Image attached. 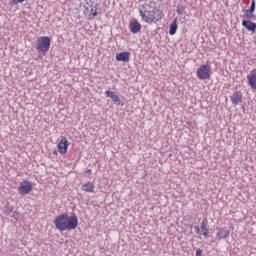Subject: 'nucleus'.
I'll return each mask as SVG.
<instances>
[{"label":"nucleus","mask_w":256,"mask_h":256,"mask_svg":"<svg viewBox=\"0 0 256 256\" xmlns=\"http://www.w3.org/2000/svg\"><path fill=\"white\" fill-rule=\"evenodd\" d=\"M140 16L142 17V20L145 21V23H157L163 19L164 14L163 10L155 8H149L142 6L139 10Z\"/></svg>","instance_id":"1"},{"label":"nucleus","mask_w":256,"mask_h":256,"mask_svg":"<svg viewBox=\"0 0 256 256\" xmlns=\"http://www.w3.org/2000/svg\"><path fill=\"white\" fill-rule=\"evenodd\" d=\"M37 51H40L41 53H47L49 49H51V38L47 36H42L37 39Z\"/></svg>","instance_id":"2"},{"label":"nucleus","mask_w":256,"mask_h":256,"mask_svg":"<svg viewBox=\"0 0 256 256\" xmlns=\"http://www.w3.org/2000/svg\"><path fill=\"white\" fill-rule=\"evenodd\" d=\"M67 213L60 214L56 216L54 220V225L58 231H66V225H67Z\"/></svg>","instance_id":"3"},{"label":"nucleus","mask_w":256,"mask_h":256,"mask_svg":"<svg viewBox=\"0 0 256 256\" xmlns=\"http://www.w3.org/2000/svg\"><path fill=\"white\" fill-rule=\"evenodd\" d=\"M196 75L198 79L205 80L211 77V66L209 65H201L197 71Z\"/></svg>","instance_id":"4"},{"label":"nucleus","mask_w":256,"mask_h":256,"mask_svg":"<svg viewBox=\"0 0 256 256\" xmlns=\"http://www.w3.org/2000/svg\"><path fill=\"white\" fill-rule=\"evenodd\" d=\"M78 225L79 219L77 218V215L68 216L66 214V231H73L74 229H77Z\"/></svg>","instance_id":"5"},{"label":"nucleus","mask_w":256,"mask_h":256,"mask_svg":"<svg viewBox=\"0 0 256 256\" xmlns=\"http://www.w3.org/2000/svg\"><path fill=\"white\" fill-rule=\"evenodd\" d=\"M18 190L22 193V195H29V193L33 191V184L27 180H24L20 183Z\"/></svg>","instance_id":"6"},{"label":"nucleus","mask_w":256,"mask_h":256,"mask_svg":"<svg viewBox=\"0 0 256 256\" xmlns=\"http://www.w3.org/2000/svg\"><path fill=\"white\" fill-rule=\"evenodd\" d=\"M230 101L232 105H239L243 103V93L241 91H236L230 96Z\"/></svg>","instance_id":"7"},{"label":"nucleus","mask_w":256,"mask_h":256,"mask_svg":"<svg viewBox=\"0 0 256 256\" xmlns=\"http://www.w3.org/2000/svg\"><path fill=\"white\" fill-rule=\"evenodd\" d=\"M58 149L61 155H65V153H67V149H69V141L65 138L61 139L58 143Z\"/></svg>","instance_id":"8"},{"label":"nucleus","mask_w":256,"mask_h":256,"mask_svg":"<svg viewBox=\"0 0 256 256\" xmlns=\"http://www.w3.org/2000/svg\"><path fill=\"white\" fill-rule=\"evenodd\" d=\"M131 59V53L129 52H120L116 55V61H122L124 63H129Z\"/></svg>","instance_id":"9"},{"label":"nucleus","mask_w":256,"mask_h":256,"mask_svg":"<svg viewBox=\"0 0 256 256\" xmlns=\"http://www.w3.org/2000/svg\"><path fill=\"white\" fill-rule=\"evenodd\" d=\"M229 235H231V232L229 230H227L226 228H221L216 234V239H218V241H221V239H227Z\"/></svg>","instance_id":"10"},{"label":"nucleus","mask_w":256,"mask_h":256,"mask_svg":"<svg viewBox=\"0 0 256 256\" xmlns=\"http://www.w3.org/2000/svg\"><path fill=\"white\" fill-rule=\"evenodd\" d=\"M129 29L131 31V33H133L134 35L139 33V31H141V23H139V21H132L129 24Z\"/></svg>","instance_id":"11"},{"label":"nucleus","mask_w":256,"mask_h":256,"mask_svg":"<svg viewBox=\"0 0 256 256\" xmlns=\"http://www.w3.org/2000/svg\"><path fill=\"white\" fill-rule=\"evenodd\" d=\"M242 26H244L247 31H252V33H255L256 23L251 22V20H243Z\"/></svg>","instance_id":"12"},{"label":"nucleus","mask_w":256,"mask_h":256,"mask_svg":"<svg viewBox=\"0 0 256 256\" xmlns=\"http://www.w3.org/2000/svg\"><path fill=\"white\" fill-rule=\"evenodd\" d=\"M106 97H110V99L113 101V103H116V105H121V99L114 91H106Z\"/></svg>","instance_id":"13"},{"label":"nucleus","mask_w":256,"mask_h":256,"mask_svg":"<svg viewBox=\"0 0 256 256\" xmlns=\"http://www.w3.org/2000/svg\"><path fill=\"white\" fill-rule=\"evenodd\" d=\"M82 189L86 193H93L95 191V184L93 182H87L82 185Z\"/></svg>","instance_id":"14"},{"label":"nucleus","mask_w":256,"mask_h":256,"mask_svg":"<svg viewBox=\"0 0 256 256\" xmlns=\"http://www.w3.org/2000/svg\"><path fill=\"white\" fill-rule=\"evenodd\" d=\"M247 79L251 89H256V73L250 76H247Z\"/></svg>","instance_id":"15"},{"label":"nucleus","mask_w":256,"mask_h":256,"mask_svg":"<svg viewBox=\"0 0 256 256\" xmlns=\"http://www.w3.org/2000/svg\"><path fill=\"white\" fill-rule=\"evenodd\" d=\"M13 206L11 203H6V205L3 207V213L4 215H11L13 213Z\"/></svg>","instance_id":"16"},{"label":"nucleus","mask_w":256,"mask_h":256,"mask_svg":"<svg viewBox=\"0 0 256 256\" xmlns=\"http://www.w3.org/2000/svg\"><path fill=\"white\" fill-rule=\"evenodd\" d=\"M177 33V19H174V21L170 25L169 34L175 35Z\"/></svg>","instance_id":"17"},{"label":"nucleus","mask_w":256,"mask_h":256,"mask_svg":"<svg viewBox=\"0 0 256 256\" xmlns=\"http://www.w3.org/2000/svg\"><path fill=\"white\" fill-rule=\"evenodd\" d=\"M244 19H248V21H251L252 19H255V14H253L252 11L250 10H245L244 11Z\"/></svg>","instance_id":"18"},{"label":"nucleus","mask_w":256,"mask_h":256,"mask_svg":"<svg viewBox=\"0 0 256 256\" xmlns=\"http://www.w3.org/2000/svg\"><path fill=\"white\" fill-rule=\"evenodd\" d=\"M200 229H201L202 231H207V230H209V221H207V218H205V219L201 222Z\"/></svg>","instance_id":"19"},{"label":"nucleus","mask_w":256,"mask_h":256,"mask_svg":"<svg viewBox=\"0 0 256 256\" xmlns=\"http://www.w3.org/2000/svg\"><path fill=\"white\" fill-rule=\"evenodd\" d=\"M176 12L178 15H185V6L178 4Z\"/></svg>","instance_id":"20"},{"label":"nucleus","mask_w":256,"mask_h":256,"mask_svg":"<svg viewBox=\"0 0 256 256\" xmlns=\"http://www.w3.org/2000/svg\"><path fill=\"white\" fill-rule=\"evenodd\" d=\"M91 15H92V17H97V15H98L97 9L91 8L89 16H91Z\"/></svg>","instance_id":"21"},{"label":"nucleus","mask_w":256,"mask_h":256,"mask_svg":"<svg viewBox=\"0 0 256 256\" xmlns=\"http://www.w3.org/2000/svg\"><path fill=\"white\" fill-rule=\"evenodd\" d=\"M27 0H11V5H19V3H23Z\"/></svg>","instance_id":"22"},{"label":"nucleus","mask_w":256,"mask_h":256,"mask_svg":"<svg viewBox=\"0 0 256 256\" xmlns=\"http://www.w3.org/2000/svg\"><path fill=\"white\" fill-rule=\"evenodd\" d=\"M248 10L252 11V13H255V0L251 1V6H250V9Z\"/></svg>","instance_id":"23"},{"label":"nucleus","mask_w":256,"mask_h":256,"mask_svg":"<svg viewBox=\"0 0 256 256\" xmlns=\"http://www.w3.org/2000/svg\"><path fill=\"white\" fill-rule=\"evenodd\" d=\"M194 229H195L197 235H203V232H201V228H199V226H195Z\"/></svg>","instance_id":"24"},{"label":"nucleus","mask_w":256,"mask_h":256,"mask_svg":"<svg viewBox=\"0 0 256 256\" xmlns=\"http://www.w3.org/2000/svg\"><path fill=\"white\" fill-rule=\"evenodd\" d=\"M12 217L14 218V219H19V212L18 211H15L14 213H13V215H12Z\"/></svg>","instance_id":"25"},{"label":"nucleus","mask_w":256,"mask_h":256,"mask_svg":"<svg viewBox=\"0 0 256 256\" xmlns=\"http://www.w3.org/2000/svg\"><path fill=\"white\" fill-rule=\"evenodd\" d=\"M89 13H90L89 6H85L84 15H89Z\"/></svg>","instance_id":"26"},{"label":"nucleus","mask_w":256,"mask_h":256,"mask_svg":"<svg viewBox=\"0 0 256 256\" xmlns=\"http://www.w3.org/2000/svg\"><path fill=\"white\" fill-rule=\"evenodd\" d=\"M201 235H203L204 237H209V229L204 230V232Z\"/></svg>","instance_id":"27"},{"label":"nucleus","mask_w":256,"mask_h":256,"mask_svg":"<svg viewBox=\"0 0 256 256\" xmlns=\"http://www.w3.org/2000/svg\"><path fill=\"white\" fill-rule=\"evenodd\" d=\"M201 255H203V250L201 249L196 250V256H201Z\"/></svg>","instance_id":"28"},{"label":"nucleus","mask_w":256,"mask_h":256,"mask_svg":"<svg viewBox=\"0 0 256 256\" xmlns=\"http://www.w3.org/2000/svg\"><path fill=\"white\" fill-rule=\"evenodd\" d=\"M92 171H93V170H91V169L86 170V171H85V175H91Z\"/></svg>","instance_id":"29"},{"label":"nucleus","mask_w":256,"mask_h":256,"mask_svg":"<svg viewBox=\"0 0 256 256\" xmlns=\"http://www.w3.org/2000/svg\"><path fill=\"white\" fill-rule=\"evenodd\" d=\"M86 5H88V7H93V4H90L89 2H87Z\"/></svg>","instance_id":"30"},{"label":"nucleus","mask_w":256,"mask_h":256,"mask_svg":"<svg viewBox=\"0 0 256 256\" xmlns=\"http://www.w3.org/2000/svg\"><path fill=\"white\" fill-rule=\"evenodd\" d=\"M187 125H191V121H188V122H187Z\"/></svg>","instance_id":"31"}]
</instances>
